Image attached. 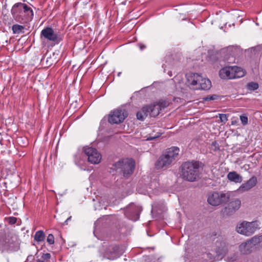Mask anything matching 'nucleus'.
<instances>
[{
	"label": "nucleus",
	"instance_id": "c9c22d12",
	"mask_svg": "<svg viewBox=\"0 0 262 262\" xmlns=\"http://www.w3.org/2000/svg\"><path fill=\"white\" fill-rule=\"evenodd\" d=\"M71 218V216H70L69 217H68V218L67 219V220L65 221V223H66V224H67V222H68V221L70 220Z\"/></svg>",
	"mask_w": 262,
	"mask_h": 262
},
{
	"label": "nucleus",
	"instance_id": "e433bc0d",
	"mask_svg": "<svg viewBox=\"0 0 262 262\" xmlns=\"http://www.w3.org/2000/svg\"><path fill=\"white\" fill-rule=\"evenodd\" d=\"M36 262H45L43 260H42L41 259H38Z\"/></svg>",
	"mask_w": 262,
	"mask_h": 262
},
{
	"label": "nucleus",
	"instance_id": "1a4fd4ad",
	"mask_svg": "<svg viewBox=\"0 0 262 262\" xmlns=\"http://www.w3.org/2000/svg\"><path fill=\"white\" fill-rule=\"evenodd\" d=\"M83 151L87 157L88 161L91 164H97L100 163L101 160V155L94 148L91 147H85Z\"/></svg>",
	"mask_w": 262,
	"mask_h": 262
},
{
	"label": "nucleus",
	"instance_id": "b1692460",
	"mask_svg": "<svg viewBox=\"0 0 262 262\" xmlns=\"http://www.w3.org/2000/svg\"><path fill=\"white\" fill-rule=\"evenodd\" d=\"M47 242L50 244H53L54 243V237L53 234H50L47 237Z\"/></svg>",
	"mask_w": 262,
	"mask_h": 262
},
{
	"label": "nucleus",
	"instance_id": "a878e982",
	"mask_svg": "<svg viewBox=\"0 0 262 262\" xmlns=\"http://www.w3.org/2000/svg\"><path fill=\"white\" fill-rule=\"evenodd\" d=\"M51 258V254L50 253H46L43 254L41 258L42 260H43V261H47L48 259H49Z\"/></svg>",
	"mask_w": 262,
	"mask_h": 262
},
{
	"label": "nucleus",
	"instance_id": "6ab92c4d",
	"mask_svg": "<svg viewBox=\"0 0 262 262\" xmlns=\"http://www.w3.org/2000/svg\"><path fill=\"white\" fill-rule=\"evenodd\" d=\"M252 244L254 246L262 244V235H257L250 239Z\"/></svg>",
	"mask_w": 262,
	"mask_h": 262
},
{
	"label": "nucleus",
	"instance_id": "58836bf2",
	"mask_svg": "<svg viewBox=\"0 0 262 262\" xmlns=\"http://www.w3.org/2000/svg\"><path fill=\"white\" fill-rule=\"evenodd\" d=\"M120 74H121V73H120V72H119V73L118 74V76H120Z\"/></svg>",
	"mask_w": 262,
	"mask_h": 262
},
{
	"label": "nucleus",
	"instance_id": "5701e85b",
	"mask_svg": "<svg viewBox=\"0 0 262 262\" xmlns=\"http://www.w3.org/2000/svg\"><path fill=\"white\" fill-rule=\"evenodd\" d=\"M240 120L242 122V123L243 125H247L248 122V117L245 115H241L240 117Z\"/></svg>",
	"mask_w": 262,
	"mask_h": 262
},
{
	"label": "nucleus",
	"instance_id": "2eb2a0df",
	"mask_svg": "<svg viewBox=\"0 0 262 262\" xmlns=\"http://www.w3.org/2000/svg\"><path fill=\"white\" fill-rule=\"evenodd\" d=\"M254 248V247L250 239L242 243L239 246V251L244 254L250 253L253 250Z\"/></svg>",
	"mask_w": 262,
	"mask_h": 262
},
{
	"label": "nucleus",
	"instance_id": "f03ea898",
	"mask_svg": "<svg viewBox=\"0 0 262 262\" xmlns=\"http://www.w3.org/2000/svg\"><path fill=\"white\" fill-rule=\"evenodd\" d=\"M202 163L197 161L187 162L181 166V175L185 180L193 182L199 177Z\"/></svg>",
	"mask_w": 262,
	"mask_h": 262
},
{
	"label": "nucleus",
	"instance_id": "393cba45",
	"mask_svg": "<svg viewBox=\"0 0 262 262\" xmlns=\"http://www.w3.org/2000/svg\"><path fill=\"white\" fill-rule=\"evenodd\" d=\"M224 60L228 63H232L234 61L235 59L232 56H227L225 57Z\"/></svg>",
	"mask_w": 262,
	"mask_h": 262
},
{
	"label": "nucleus",
	"instance_id": "a211bd4d",
	"mask_svg": "<svg viewBox=\"0 0 262 262\" xmlns=\"http://www.w3.org/2000/svg\"><path fill=\"white\" fill-rule=\"evenodd\" d=\"M148 115V109L146 106L143 107L142 110L137 113V118L140 120H143Z\"/></svg>",
	"mask_w": 262,
	"mask_h": 262
},
{
	"label": "nucleus",
	"instance_id": "dca6fc26",
	"mask_svg": "<svg viewBox=\"0 0 262 262\" xmlns=\"http://www.w3.org/2000/svg\"><path fill=\"white\" fill-rule=\"evenodd\" d=\"M148 109V115L150 117H155L157 116L160 112V106L157 103L146 106Z\"/></svg>",
	"mask_w": 262,
	"mask_h": 262
},
{
	"label": "nucleus",
	"instance_id": "9b49d317",
	"mask_svg": "<svg viewBox=\"0 0 262 262\" xmlns=\"http://www.w3.org/2000/svg\"><path fill=\"white\" fill-rule=\"evenodd\" d=\"M127 116L125 110L117 109L110 114L108 122L112 124H119L122 122Z\"/></svg>",
	"mask_w": 262,
	"mask_h": 262
},
{
	"label": "nucleus",
	"instance_id": "4be33fe9",
	"mask_svg": "<svg viewBox=\"0 0 262 262\" xmlns=\"http://www.w3.org/2000/svg\"><path fill=\"white\" fill-rule=\"evenodd\" d=\"M247 88L249 90L254 91L258 88V84L256 82H251L248 83Z\"/></svg>",
	"mask_w": 262,
	"mask_h": 262
},
{
	"label": "nucleus",
	"instance_id": "473e14b6",
	"mask_svg": "<svg viewBox=\"0 0 262 262\" xmlns=\"http://www.w3.org/2000/svg\"><path fill=\"white\" fill-rule=\"evenodd\" d=\"M139 47L141 50H143L144 49L146 48V46L144 45L139 44Z\"/></svg>",
	"mask_w": 262,
	"mask_h": 262
},
{
	"label": "nucleus",
	"instance_id": "0eeeda50",
	"mask_svg": "<svg viewBox=\"0 0 262 262\" xmlns=\"http://www.w3.org/2000/svg\"><path fill=\"white\" fill-rule=\"evenodd\" d=\"M114 166L117 170L122 171L124 177H128L134 170L135 162L132 159H122L115 163Z\"/></svg>",
	"mask_w": 262,
	"mask_h": 262
},
{
	"label": "nucleus",
	"instance_id": "c756f323",
	"mask_svg": "<svg viewBox=\"0 0 262 262\" xmlns=\"http://www.w3.org/2000/svg\"><path fill=\"white\" fill-rule=\"evenodd\" d=\"M7 220L10 224H14L16 222L17 219L15 217H9L7 219Z\"/></svg>",
	"mask_w": 262,
	"mask_h": 262
},
{
	"label": "nucleus",
	"instance_id": "412c9836",
	"mask_svg": "<svg viewBox=\"0 0 262 262\" xmlns=\"http://www.w3.org/2000/svg\"><path fill=\"white\" fill-rule=\"evenodd\" d=\"M13 33L19 34L24 29V27L19 25H14L12 28Z\"/></svg>",
	"mask_w": 262,
	"mask_h": 262
},
{
	"label": "nucleus",
	"instance_id": "aec40b11",
	"mask_svg": "<svg viewBox=\"0 0 262 262\" xmlns=\"http://www.w3.org/2000/svg\"><path fill=\"white\" fill-rule=\"evenodd\" d=\"M45 235L42 230L37 231L34 235V239L37 242H41L45 240Z\"/></svg>",
	"mask_w": 262,
	"mask_h": 262
},
{
	"label": "nucleus",
	"instance_id": "f3484780",
	"mask_svg": "<svg viewBox=\"0 0 262 262\" xmlns=\"http://www.w3.org/2000/svg\"><path fill=\"white\" fill-rule=\"evenodd\" d=\"M228 179L234 183H241L243 181V178L235 171H231L227 174Z\"/></svg>",
	"mask_w": 262,
	"mask_h": 262
},
{
	"label": "nucleus",
	"instance_id": "cd10ccee",
	"mask_svg": "<svg viewBox=\"0 0 262 262\" xmlns=\"http://www.w3.org/2000/svg\"><path fill=\"white\" fill-rule=\"evenodd\" d=\"M12 242H11V241H9V242H8V243H9V246H10V247H13V246H11V244H12L13 243V242H14V243H15V244H14V246H15V245H17V244H18V242H17V239L16 236H13V237H12Z\"/></svg>",
	"mask_w": 262,
	"mask_h": 262
},
{
	"label": "nucleus",
	"instance_id": "7c9ffc66",
	"mask_svg": "<svg viewBox=\"0 0 262 262\" xmlns=\"http://www.w3.org/2000/svg\"><path fill=\"white\" fill-rule=\"evenodd\" d=\"M216 97V95H212L210 96L207 97L205 98V100H214L215 98Z\"/></svg>",
	"mask_w": 262,
	"mask_h": 262
},
{
	"label": "nucleus",
	"instance_id": "ddd939ff",
	"mask_svg": "<svg viewBox=\"0 0 262 262\" xmlns=\"http://www.w3.org/2000/svg\"><path fill=\"white\" fill-rule=\"evenodd\" d=\"M118 246H109L105 251L104 257L111 260H114L120 256Z\"/></svg>",
	"mask_w": 262,
	"mask_h": 262
},
{
	"label": "nucleus",
	"instance_id": "39448f33",
	"mask_svg": "<svg viewBox=\"0 0 262 262\" xmlns=\"http://www.w3.org/2000/svg\"><path fill=\"white\" fill-rule=\"evenodd\" d=\"M245 71L237 66L225 67L219 71V75L223 79L238 78L244 76Z\"/></svg>",
	"mask_w": 262,
	"mask_h": 262
},
{
	"label": "nucleus",
	"instance_id": "6e6552de",
	"mask_svg": "<svg viewBox=\"0 0 262 262\" xmlns=\"http://www.w3.org/2000/svg\"><path fill=\"white\" fill-rule=\"evenodd\" d=\"M230 198L229 192H213L208 195L207 201L210 205L216 206L227 202Z\"/></svg>",
	"mask_w": 262,
	"mask_h": 262
},
{
	"label": "nucleus",
	"instance_id": "72a5a7b5",
	"mask_svg": "<svg viewBox=\"0 0 262 262\" xmlns=\"http://www.w3.org/2000/svg\"><path fill=\"white\" fill-rule=\"evenodd\" d=\"M156 137H149V138H148L146 140H152L155 138H156Z\"/></svg>",
	"mask_w": 262,
	"mask_h": 262
},
{
	"label": "nucleus",
	"instance_id": "f8f14e48",
	"mask_svg": "<svg viewBox=\"0 0 262 262\" xmlns=\"http://www.w3.org/2000/svg\"><path fill=\"white\" fill-rule=\"evenodd\" d=\"M41 36L50 41H56L59 39L58 35L50 27L43 29L41 32Z\"/></svg>",
	"mask_w": 262,
	"mask_h": 262
},
{
	"label": "nucleus",
	"instance_id": "c85d7f7f",
	"mask_svg": "<svg viewBox=\"0 0 262 262\" xmlns=\"http://www.w3.org/2000/svg\"><path fill=\"white\" fill-rule=\"evenodd\" d=\"M157 104L160 106V111H161L162 109L165 108L168 106L167 103L165 101L157 103Z\"/></svg>",
	"mask_w": 262,
	"mask_h": 262
},
{
	"label": "nucleus",
	"instance_id": "7ed1b4c3",
	"mask_svg": "<svg viewBox=\"0 0 262 262\" xmlns=\"http://www.w3.org/2000/svg\"><path fill=\"white\" fill-rule=\"evenodd\" d=\"M11 11L13 18L20 23L31 19L33 16V12L31 8L21 3L14 4Z\"/></svg>",
	"mask_w": 262,
	"mask_h": 262
},
{
	"label": "nucleus",
	"instance_id": "4468645a",
	"mask_svg": "<svg viewBox=\"0 0 262 262\" xmlns=\"http://www.w3.org/2000/svg\"><path fill=\"white\" fill-rule=\"evenodd\" d=\"M257 183V179L255 177H252L246 183H243L238 189L240 192L248 191L254 187Z\"/></svg>",
	"mask_w": 262,
	"mask_h": 262
},
{
	"label": "nucleus",
	"instance_id": "f257e3e1",
	"mask_svg": "<svg viewBox=\"0 0 262 262\" xmlns=\"http://www.w3.org/2000/svg\"><path fill=\"white\" fill-rule=\"evenodd\" d=\"M179 148L173 146L168 148L160 156L155 163L157 169H166L173 165L179 159Z\"/></svg>",
	"mask_w": 262,
	"mask_h": 262
},
{
	"label": "nucleus",
	"instance_id": "423d86ee",
	"mask_svg": "<svg viewBox=\"0 0 262 262\" xmlns=\"http://www.w3.org/2000/svg\"><path fill=\"white\" fill-rule=\"evenodd\" d=\"M258 229L259 224L257 221H243L238 223L236 227L237 233L247 236L253 234Z\"/></svg>",
	"mask_w": 262,
	"mask_h": 262
},
{
	"label": "nucleus",
	"instance_id": "bb28decb",
	"mask_svg": "<svg viewBox=\"0 0 262 262\" xmlns=\"http://www.w3.org/2000/svg\"><path fill=\"white\" fill-rule=\"evenodd\" d=\"M219 117L221 122H222L225 123L228 120L226 114H219Z\"/></svg>",
	"mask_w": 262,
	"mask_h": 262
},
{
	"label": "nucleus",
	"instance_id": "4c0bfd02",
	"mask_svg": "<svg viewBox=\"0 0 262 262\" xmlns=\"http://www.w3.org/2000/svg\"><path fill=\"white\" fill-rule=\"evenodd\" d=\"M219 255L222 254L223 252L222 251L217 252Z\"/></svg>",
	"mask_w": 262,
	"mask_h": 262
},
{
	"label": "nucleus",
	"instance_id": "2f4dec72",
	"mask_svg": "<svg viewBox=\"0 0 262 262\" xmlns=\"http://www.w3.org/2000/svg\"><path fill=\"white\" fill-rule=\"evenodd\" d=\"M206 256L207 258H208L209 259L212 260L213 256H212L211 254L210 253H207L206 254Z\"/></svg>",
	"mask_w": 262,
	"mask_h": 262
},
{
	"label": "nucleus",
	"instance_id": "9d476101",
	"mask_svg": "<svg viewBox=\"0 0 262 262\" xmlns=\"http://www.w3.org/2000/svg\"><path fill=\"white\" fill-rule=\"evenodd\" d=\"M241 206L239 199H235L230 201L227 205L222 210V214L224 216H229L237 211Z\"/></svg>",
	"mask_w": 262,
	"mask_h": 262
},
{
	"label": "nucleus",
	"instance_id": "f704fd0d",
	"mask_svg": "<svg viewBox=\"0 0 262 262\" xmlns=\"http://www.w3.org/2000/svg\"><path fill=\"white\" fill-rule=\"evenodd\" d=\"M236 258V257H235L233 259H229V262H232V261H234Z\"/></svg>",
	"mask_w": 262,
	"mask_h": 262
},
{
	"label": "nucleus",
	"instance_id": "20e7f679",
	"mask_svg": "<svg viewBox=\"0 0 262 262\" xmlns=\"http://www.w3.org/2000/svg\"><path fill=\"white\" fill-rule=\"evenodd\" d=\"M187 83L188 86L193 89L209 90L211 86L209 79L203 78L197 73L186 75Z\"/></svg>",
	"mask_w": 262,
	"mask_h": 262
}]
</instances>
